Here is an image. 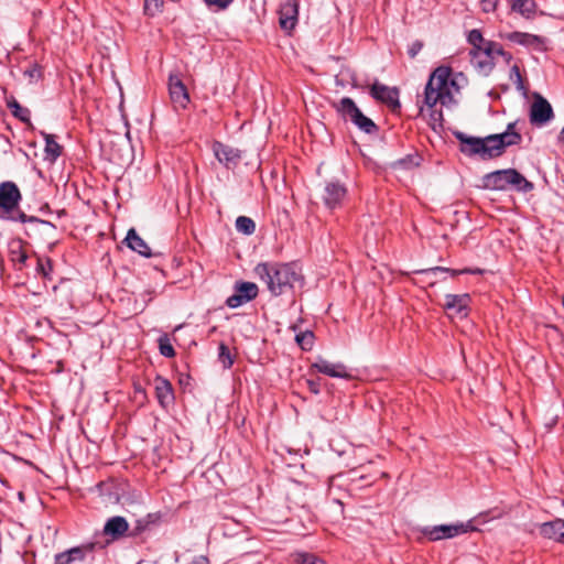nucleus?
<instances>
[{"instance_id":"473e14b6","label":"nucleus","mask_w":564,"mask_h":564,"mask_svg":"<svg viewBox=\"0 0 564 564\" xmlns=\"http://www.w3.org/2000/svg\"><path fill=\"white\" fill-rule=\"evenodd\" d=\"M314 333L311 330L300 332L295 335V340L303 350H311L314 345Z\"/></svg>"},{"instance_id":"c85d7f7f","label":"nucleus","mask_w":564,"mask_h":564,"mask_svg":"<svg viewBox=\"0 0 564 564\" xmlns=\"http://www.w3.org/2000/svg\"><path fill=\"white\" fill-rule=\"evenodd\" d=\"M421 158L417 153H410L391 163L393 170H411L420 165Z\"/></svg>"},{"instance_id":"1a4fd4ad","label":"nucleus","mask_w":564,"mask_h":564,"mask_svg":"<svg viewBox=\"0 0 564 564\" xmlns=\"http://www.w3.org/2000/svg\"><path fill=\"white\" fill-rule=\"evenodd\" d=\"M476 528L473 527L471 521L466 523H456V524H440L433 527H424L421 532L422 534L430 541H440L443 539H452L457 535L475 531Z\"/></svg>"},{"instance_id":"58836bf2","label":"nucleus","mask_w":564,"mask_h":564,"mask_svg":"<svg viewBox=\"0 0 564 564\" xmlns=\"http://www.w3.org/2000/svg\"><path fill=\"white\" fill-rule=\"evenodd\" d=\"M486 46L490 48V55L492 56L494 59L496 58V56H502L503 53L506 52L501 44L494 41L487 42Z\"/></svg>"},{"instance_id":"0eeeda50","label":"nucleus","mask_w":564,"mask_h":564,"mask_svg":"<svg viewBox=\"0 0 564 564\" xmlns=\"http://www.w3.org/2000/svg\"><path fill=\"white\" fill-rule=\"evenodd\" d=\"M454 137L460 143V152L467 156L478 155L482 160H491L494 158L491 143L488 141L489 135L485 138L467 135L462 131H455Z\"/></svg>"},{"instance_id":"c756f323","label":"nucleus","mask_w":564,"mask_h":564,"mask_svg":"<svg viewBox=\"0 0 564 564\" xmlns=\"http://www.w3.org/2000/svg\"><path fill=\"white\" fill-rule=\"evenodd\" d=\"M9 254L10 259L14 263L25 264L28 260V254L22 247L21 240H13L9 245Z\"/></svg>"},{"instance_id":"79ce46f5","label":"nucleus","mask_w":564,"mask_h":564,"mask_svg":"<svg viewBox=\"0 0 564 564\" xmlns=\"http://www.w3.org/2000/svg\"><path fill=\"white\" fill-rule=\"evenodd\" d=\"M499 0H480L481 10L486 13L494 12Z\"/></svg>"},{"instance_id":"4be33fe9","label":"nucleus","mask_w":564,"mask_h":564,"mask_svg":"<svg viewBox=\"0 0 564 564\" xmlns=\"http://www.w3.org/2000/svg\"><path fill=\"white\" fill-rule=\"evenodd\" d=\"M128 530L129 523L126 518L121 516H115L106 521L102 533L105 536H109L111 541H117L123 538Z\"/></svg>"},{"instance_id":"a878e982","label":"nucleus","mask_w":564,"mask_h":564,"mask_svg":"<svg viewBox=\"0 0 564 564\" xmlns=\"http://www.w3.org/2000/svg\"><path fill=\"white\" fill-rule=\"evenodd\" d=\"M417 274H422L426 278V282L429 285H434L437 281L438 275L451 273L453 276L458 274H463L460 270H452L444 267H434L430 269L420 270L416 272Z\"/></svg>"},{"instance_id":"603ef678","label":"nucleus","mask_w":564,"mask_h":564,"mask_svg":"<svg viewBox=\"0 0 564 564\" xmlns=\"http://www.w3.org/2000/svg\"><path fill=\"white\" fill-rule=\"evenodd\" d=\"M35 72L36 69L25 70V74H28L30 77H33Z\"/></svg>"},{"instance_id":"393cba45","label":"nucleus","mask_w":564,"mask_h":564,"mask_svg":"<svg viewBox=\"0 0 564 564\" xmlns=\"http://www.w3.org/2000/svg\"><path fill=\"white\" fill-rule=\"evenodd\" d=\"M41 135L44 138V160L50 163H55L61 156L63 148L55 141V135L41 131Z\"/></svg>"},{"instance_id":"20e7f679","label":"nucleus","mask_w":564,"mask_h":564,"mask_svg":"<svg viewBox=\"0 0 564 564\" xmlns=\"http://www.w3.org/2000/svg\"><path fill=\"white\" fill-rule=\"evenodd\" d=\"M481 187L490 191H506L509 187L518 192L528 193L534 188L533 183L528 181L516 169L497 170L485 174L481 177Z\"/></svg>"},{"instance_id":"412c9836","label":"nucleus","mask_w":564,"mask_h":564,"mask_svg":"<svg viewBox=\"0 0 564 564\" xmlns=\"http://www.w3.org/2000/svg\"><path fill=\"white\" fill-rule=\"evenodd\" d=\"M155 383V397L159 404L163 409H167L175 401L174 390L172 383L162 376H156L154 379Z\"/></svg>"},{"instance_id":"f3484780","label":"nucleus","mask_w":564,"mask_h":564,"mask_svg":"<svg viewBox=\"0 0 564 564\" xmlns=\"http://www.w3.org/2000/svg\"><path fill=\"white\" fill-rule=\"evenodd\" d=\"M169 93L174 107L183 109L186 108L189 102V95L186 86L178 75H170Z\"/></svg>"},{"instance_id":"7c9ffc66","label":"nucleus","mask_w":564,"mask_h":564,"mask_svg":"<svg viewBox=\"0 0 564 564\" xmlns=\"http://www.w3.org/2000/svg\"><path fill=\"white\" fill-rule=\"evenodd\" d=\"M160 354L166 358L175 357L176 352L171 344V339L167 334H163L158 339Z\"/></svg>"},{"instance_id":"6ab92c4d","label":"nucleus","mask_w":564,"mask_h":564,"mask_svg":"<svg viewBox=\"0 0 564 564\" xmlns=\"http://www.w3.org/2000/svg\"><path fill=\"white\" fill-rule=\"evenodd\" d=\"M506 39L509 40L510 42H513V43H517V44H520V45H523L527 47H532L539 52L546 51L545 39L540 35L514 31V32L508 33L506 35Z\"/></svg>"},{"instance_id":"6e6552de","label":"nucleus","mask_w":564,"mask_h":564,"mask_svg":"<svg viewBox=\"0 0 564 564\" xmlns=\"http://www.w3.org/2000/svg\"><path fill=\"white\" fill-rule=\"evenodd\" d=\"M517 121L507 124L501 133L489 134L488 141L491 143L494 158L501 156L506 149L512 145H519L522 142V135L516 130Z\"/></svg>"},{"instance_id":"7ed1b4c3","label":"nucleus","mask_w":564,"mask_h":564,"mask_svg":"<svg viewBox=\"0 0 564 564\" xmlns=\"http://www.w3.org/2000/svg\"><path fill=\"white\" fill-rule=\"evenodd\" d=\"M21 200L22 193L14 182L4 181L0 183V217L23 224H37L53 230L56 228L51 221L28 216L24 212L18 210Z\"/></svg>"},{"instance_id":"a211bd4d","label":"nucleus","mask_w":564,"mask_h":564,"mask_svg":"<svg viewBox=\"0 0 564 564\" xmlns=\"http://www.w3.org/2000/svg\"><path fill=\"white\" fill-rule=\"evenodd\" d=\"M213 151L217 160L227 169L237 166L241 159V152L238 149L224 144L219 141L214 142Z\"/></svg>"},{"instance_id":"aec40b11","label":"nucleus","mask_w":564,"mask_h":564,"mask_svg":"<svg viewBox=\"0 0 564 564\" xmlns=\"http://www.w3.org/2000/svg\"><path fill=\"white\" fill-rule=\"evenodd\" d=\"M279 22L281 29L285 31H291L294 29L296 22H297V15H299V4L296 0H286L284 3L281 4L280 11H279Z\"/></svg>"},{"instance_id":"a19ab883","label":"nucleus","mask_w":564,"mask_h":564,"mask_svg":"<svg viewBox=\"0 0 564 564\" xmlns=\"http://www.w3.org/2000/svg\"><path fill=\"white\" fill-rule=\"evenodd\" d=\"M149 523H150V521L145 520V519L137 520L135 527L131 531L130 535L135 536V535L140 534L148 528Z\"/></svg>"},{"instance_id":"c03bdc74","label":"nucleus","mask_w":564,"mask_h":564,"mask_svg":"<svg viewBox=\"0 0 564 564\" xmlns=\"http://www.w3.org/2000/svg\"><path fill=\"white\" fill-rule=\"evenodd\" d=\"M47 269H52V262L50 259H46L45 263L42 260L37 262V270L41 271L44 275H47Z\"/></svg>"},{"instance_id":"09e8293b","label":"nucleus","mask_w":564,"mask_h":564,"mask_svg":"<svg viewBox=\"0 0 564 564\" xmlns=\"http://www.w3.org/2000/svg\"><path fill=\"white\" fill-rule=\"evenodd\" d=\"M503 58V61L506 62V64H510V62L512 61V54L509 53V52H505L503 55L501 56Z\"/></svg>"},{"instance_id":"2f4dec72","label":"nucleus","mask_w":564,"mask_h":564,"mask_svg":"<svg viewBox=\"0 0 564 564\" xmlns=\"http://www.w3.org/2000/svg\"><path fill=\"white\" fill-rule=\"evenodd\" d=\"M236 229L245 235H252L256 231V223L247 216H239L236 219Z\"/></svg>"},{"instance_id":"2eb2a0df","label":"nucleus","mask_w":564,"mask_h":564,"mask_svg":"<svg viewBox=\"0 0 564 564\" xmlns=\"http://www.w3.org/2000/svg\"><path fill=\"white\" fill-rule=\"evenodd\" d=\"M469 55L471 66L479 74L488 76L492 72L496 63L486 45L482 48H471Z\"/></svg>"},{"instance_id":"a18cd8bd","label":"nucleus","mask_w":564,"mask_h":564,"mask_svg":"<svg viewBox=\"0 0 564 564\" xmlns=\"http://www.w3.org/2000/svg\"><path fill=\"white\" fill-rule=\"evenodd\" d=\"M307 383V388L308 390L313 393V394H318L321 392V388H319V382L317 380H312V379H308L306 381Z\"/></svg>"},{"instance_id":"39448f33","label":"nucleus","mask_w":564,"mask_h":564,"mask_svg":"<svg viewBox=\"0 0 564 564\" xmlns=\"http://www.w3.org/2000/svg\"><path fill=\"white\" fill-rule=\"evenodd\" d=\"M333 108L345 120L350 121L361 132L373 135L379 131L375 121L364 115L350 97H343L339 101L333 104Z\"/></svg>"},{"instance_id":"dca6fc26","label":"nucleus","mask_w":564,"mask_h":564,"mask_svg":"<svg viewBox=\"0 0 564 564\" xmlns=\"http://www.w3.org/2000/svg\"><path fill=\"white\" fill-rule=\"evenodd\" d=\"M311 369H315L317 372L326 375L332 378L350 379L351 375L347 370V367L341 362H330L323 357H317L316 361L312 364Z\"/></svg>"},{"instance_id":"cd10ccee","label":"nucleus","mask_w":564,"mask_h":564,"mask_svg":"<svg viewBox=\"0 0 564 564\" xmlns=\"http://www.w3.org/2000/svg\"><path fill=\"white\" fill-rule=\"evenodd\" d=\"M7 107L20 121L31 124V111L28 108L22 107L15 98L11 97L10 99H7Z\"/></svg>"},{"instance_id":"49530a36","label":"nucleus","mask_w":564,"mask_h":564,"mask_svg":"<svg viewBox=\"0 0 564 564\" xmlns=\"http://www.w3.org/2000/svg\"><path fill=\"white\" fill-rule=\"evenodd\" d=\"M460 272L466 273V274H482L484 270L479 269V268H476V269L465 268V269L460 270Z\"/></svg>"},{"instance_id":"423d86ee","label":"nucleus","mask_w":564,"mask_h":564,"mask_svg":"<svg viewBox=\"0 0 564 564\" xmlns=\"http://www.w3.org/2000/svg\"><path fill=\"white\" fill-rule=\"evenodd\" d=\"M97 549L104 551L105 545L98 542H89L72 547L67 551L57 553L54 556V564H91L95 561V551Z\"/></svg>"},{"instance_id":"8fccbe9b","label":"nucleus","mask_w":564,"mask_h":564,"mask_svg":"<svg viewBox=\"0 0 564 564\" xmlns=\"http://www.w3.org/2000/svg\"><path fill=\"white\" fill-rule=\"evenodd\" d=\"M557 142H558V144L564 145V127L562 128V130L557 137Z\"/></svg>"},{"instance_id":"c9c22d12","label":"nucleus","mask_w":564,"mask_h":564,"mask_svg":"<svg viewBox=\"0 0 564 564\" xmlns=\"http://www.w3.org/2000/svg\"><path fill=\"white\" fill-rule=\"evenodd\" d=\"M164 0H144V12L148 15H155L161 11Z\"/></svg>"},{"instance_id":"4c0bfd02","label":"nucleus","mask_w":564,"mask_h":564,"mask_svg":"<svg viewBox=\"0 0 564 564\" xmlns=\"http://www.w3.org/2000/svg\"><path fill=\"white\" fill-rule=\"evenodd\" d=\"M299 564H325L322 560L310 553H300L296 556Z\"/></svg>"},{"instance_id":"f8f14e48","label":"nucleus","mask_w":564,"mask_h":564,"mask_svg":"<svg viewBox=\"0 0 564 564\" xmlns=\"http://www.w3.org/2000/svg\"><path fill=\"white\" fill-rule=\"evenodd\" d=\"M369 93L375 100L387 105L392 111L401 108L399 100L400 91L397 87H389L376 80L371 85Z\"/></svg>"},{"instance_id":"9d476101","label":"nucleus","mask_w":564,"mask_h":564,"mask_svg":"<svg viewBox=\"0 0 564 564\" xmlns=\"http://www.w3.org/2000/svg\"><path fill=\"white\" fill-rule=\"evenodd\" d=\"M259 288L253 282L237 281L234 285V294L227 297L226 305L237 308L258 296Z\"/></svg>"},{"instance_id":"b1692460","label":"nucleus","mask_w":564,"mask_h":564,"mask_svg":"<svg viewBox=\"0 0 564 564\" xmlns=\"http://www.w3.org/2000/svg\"><path fill=\"white\" fill-rule=\"evenodd\" d=\"M124 242L132 251L138 252L145 258L151 257V249L148 243L138 235L134 228H130L127 232Z\"/></svg>"},{"instance_id":"f03ea898","label":"nucleus","mask_w":564,"mask_h":564,"mask_svg":"<svg viewBox=\"0 0 564 564\" xmlns=\"http://www.w3.org/2000/svg\"><path fill=\"white\" fill-rule=\"evenodd\" d=\"M256 275L265 283L273 296H279L303 281V275L295 262H260L254 267Z\"/></svg>"},{"instance_id":"de8ad7c7","label":"nucleus","mask_w":564,"mask_h":564,"mask_svg":"<svg viewBox=\"0 0 564 564\" xmlns=\"http://www.w3.org/2000/svg\"><path fill=\"white\" fill-rule=\"evenodd\" d=\"M191 564H210L208 557L200 555L195 557Z\"/></svg>"},{"instance_id":"9b49d317","label":"nucleus","mask_w":564,"mask_h":564,"mask_svg":"<svg viewBox=\"0 0 564 564\" xmlns=\"http://www.w3.org/2000/svg\"><path fill=\"white\" fill-rule=\"evenodd\" d=\"M554 118L551 104L540 94H535L530 106V123L535 127H543Z\"/></svg>"},{"instance_id":"ddd939ff","label":"nucleus","mask_w":564,"mask_h":564,"mask_svg":"<svg viewBox=\"0 0 564 564\" xmlns=\"http://www.w3.org/2000/svg\"><path fill=\"white\" fill-rule=\"evenodd\" d=\"M347 196V187L339 181L326 182L322 199L325 206L329 209H335L341 206Z\"/></svg>"},{"instance_id":"f257e3e1","label":"nucleus","mask_w":564,"mask_h":564,"mask_svg":"<svg viewBox=\"0 0 564 564\" xmlns=\"http://www.w3.org/2000/svg\"><path fill=\"white\" fill-rule=\"evenodd\" d=\"M453 89L458 91L455 79L452 78V68L448 66H438L430 75L424 89V105L431 110L430 127L438 132L443 129L444 116L441 109H435L440 104L442 107L449 108L457 104L454 98Z\"/></svg>"},{"instance_id":"37998d69","label":"nucleus","mask_w":564,"mask_h":564,"mask_svg":"<svg viewBox=\"0 0 564 564\" xmlns=\"http://www.w3.org/2000/svg\"><path fill=\"white\" fill-rule=\"evenodd\" d=\"M422 48H423V42L420 40H416L410 45V47L408 50V54L411 58H414L421 52Z\"/></svg>"},{"instance_id":"5701e85b","label":"nucleus","mask_w":564,"mask_h":564,"mask_svg":"<svg viewBox=\"0 0 564 564\" xmlns=\"http://www.w3.org/2000/svg\"><path fill=\"white\" fill-rule=\"evenodd\" d=\"M540 534L550 540L564 543V520L555 519L540 525Z\"/></svg>"},{"instance_id":"72a5a7b5","label":"nucleus","mask_w":564,"mask_h":564,"mask_svg":"<svg viewBox=\"0 0 564 564\" xmlns=\"http://www.w3.org/2000/svg\"><path fill=\"white\" fill-rule=\"evenodd\" d=\"M218 350V360L223 364L224 368L229 369L234 365V358L228 346L221 343Z\"/></svg>"},{"instance_id":"4468645a","label":"nucleus","mask_w":564,"mask_h":564,"mask_svg":"<svg viewBox=\"0 0 564 564\" xmlns=\"http://www.w3.org/2000/svg\"><path fill=\"white\" fill-rule=\"evenodd\" d=\"M469 294H446L443 304L449 317L465 318L469 313Z\"/></svg>"},{"instance_id":"e433bc0d","label":"nucleus","mask_w":564,"mask_h":564,"mask_svg":"<svg viewBox=\"0 0 564 564\" xmlns=\"http://www.w3.org/2000/svg\"><path fill=\"white\" fill-rule=\"evenodd\" d=\"M204 2L212 11H223L226 10L234 0H204Z\"/></svg>"},{"instance_id":"bb28decb","label":"nucleus","mask_w":564,"mask_h":564,"mask_svg":"<svg viewBox=\"0 0 564 564\" xmlns=\"http://www.w3.org/2000/svg\"><path fill=\"white\" fill-rule=\"evenodd\" d=\"M511 9L518 12L525 19H531L536 11V3L534 0H509Z\"/></svg>"},{"instance_id":"ea45409f","label":"nucleus","mask_w":564,"mask_h":564,"mask_svg":"<svg viewBox=\"0 0 564 564\" xmlns=\"http://www.w3.org/2000/svg\"><path fill=\"white\" fill-rule=\"evenodd\" d=\"M510 78H514L516 79V84H517V88L518 89H522L523 88V79H522V76H521V73H520V68L518 65H513L510 69Z\"/></svg>"},{"instance_id":"f704fd0d","label":"nucleus","mask_w":564,"mask_h":564,"mask_svg":"<svg viewBox=\"0 0 564 564\" xmlns=\"http://www.w3.org/2000/svg\"><path fill=\"white\" fill-rule=\"evenodd\" d=\"M467 40L468 43L473 46V48H482L485 44L488 42L482 37L481 32L477 29H474L468 33Z\"/></svg>"},{"instance_id":"3c124183","label":"nucleus","mask_w":564,"mask_h":564,"mask_svg":"<svg viewBox=\"0 0 564 564\" xmlns=\"http://www.w3.org/2000/svg\"><path fill=\"white\" fill-rule=\"evenodd\" d=\"M135 393H141L145 398V390L141 386H134Z\"/></svg>"}]
</instances>
